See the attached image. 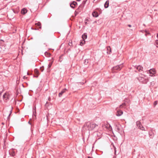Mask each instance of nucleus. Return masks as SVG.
I'll return each instance as SVG.
<instances>
[{"label":"nucleus","instance_id":"nucleus-1","mask_svg":"<svg viewBox=\"0 0 158 158\" xmlns=\"http://www.w3.org/2000/svg\"><path fill=\"white\" fill-rule=\"evenodd\" d=\"M84 127H86L89 131L97 130L98 128V125L93 122H86Z\"/></svg>","mask_w":158,"mask_h":158},{"label":"nucleus","instance_id":"nucleus-2","mask_svg":"<svg viewBox=\"0 0 158 158\" xmlns=\"http://www.w3.org/2000/svg\"><path fill=\"white\" fill-rule=\"evenodd\" d=\"M123 67V65L121 64L117 65L116 66L113 67L112 68V70L113 72H117L115 71L117 70V71H119Z\"/></svg>","mask_w":158,"mask_h":158},{"label":"nucleus","instance_id":"nucleus-3","mask_svg":"<svg viewBox=\"0 0 158 158\" xmlns=\"http://www.w3.org/2000/svg\"><path fill=\"white\" fill-rule=\"evenodd\" d=\"M139 80L140 82H142L143 84H146L149 81L148 79H145L144 78L140 77L139 78Z\"/></svg>","mask_w":158,"mask_h":158},{"label":"nucleus","instance_id":"nucleus-4","mask_svg":"<svg viewBox=\"0 0 158 158\" xmlns=\"http://www.w3.org/2000/svg\"><path fill=\"white\" fill-rule=\"evenodd\" d=\"M69 4L70 7L73 9H74L78 5L77 3L75 1L70 2Z\"/></svg>","mask_w":158,"mask_h":158},{"label":"nucleus","instance_id":"nucleus-5","mask_svg":"<svg viewBox=\"0 0 158 158\" xmlns=\"http://www.w3.org/2000/svg\"><path fill=\"white\" fill-rule=\"evenodd\" d=\"M148 72L150 74V76L152 77L155 76L156 73L155 70L153 69H150L148 71Z\"/></svg>","mask_w":158,"mask_h":158},{"label":"nucleus","instance_id":"nucleus-6","mask_svg":"<svg viewBox=\"0 0 158 158\" xmlns=\"http://www.w3.org/2000/svg\"><path fill=\"white\" fill-rule=\"evenodd\" d=\"M9 154L12 156H14L15 155V149H12L9 151Z\"/></svg>","mask_w":158,"mask_h":158},{"label":"nucleus","instance_id":"nucleus-7","mask_svg":"<svg viewBox=\"0 0 158 158\" xmlns=\"http://www.w3.org/2000/svg\"><path fill=\"white\" fill-rule=\"evenodd\" d=\"M34 72L36 76H34V77L37 78L39 75L40 74V73L39 72L38 70L37 69H34Z\"/></svg>","mask_w":158,"mask_h":158},{"label":"nucleus","instance_id":"nucleus-8","mask_svg":"<svg viewBox=\"0 0 158 158\" xmlns=\"http://www.w3.org/2000/svg\"><path fill=\"white\" fill-rule=\"evenodd\" d=\"M92 15L93 17L96 18L98 17L99 16L98 13L95 10H94L93 12Z\"/></svg>","mask_w":158,"mask_h":158},{"label":"nucleus","instance_id":"nucleus-9","mask_svg":"<svg viewBox=\"0 0 158 158\" xmlns=\"http://www.w3.org/2000/svg\"><path fill=\"white\" fill-rule=\"evenodd\" d=\"M67 90V89L66 88H64L62 90L60 93L59 94V97H61L63 94H64L66 91Z\"/></svg>","mask_w":158,"mask_h":158},{"label":"nucleus","instance_id":"nucleus-10","mask_svg":"<svg viewBox=\"0 0 158 158\" xmlns=\"http://www.w3.org/2000/svg\"><path fill=\"white\" fill-rule=\"evenodd\" d=\"M136 124L139 129H140L141 128V127L143 126L141 124L140 122L139 121H138L136 122Z\"/></svg>","mask_w":158,"mask_h":158},{"label":"nucleus","instance_id":"nucleus-11","mask_svg":"<svg viewBox=\"0 0 158 158\" xmlns=\"http://www.w3.org/2000/svg\"><path fill=\"white\" fill-rule=\"evenodd\" d=\"M120 125L118 124H115L114 126H115V128L116 129L117 131H120V128L119 127V126Z\"/></svg>","mask_w":158,"mask_h":158},{"label":"nucleus","instance_id":"nucleus-12","mask_svg":"<svg viewBox=\"0 0 158 158\" xmlns=\"http://www.w3.org/2000/svg\"><path fill=\"white\" fill-rule=\"evenodd\" d=\"M107 53L108 54H110L111 52V48L110 46H108L106 48Z\"/></svg>","mask_w":158,"mask_h":158},{"label":"nucleus","instance_id":"nucleus-13","mask_svg":"<svg viewBox=\"0 0 158 158\" xmlns=\"http://www.w3.org/2000/svg\"><path fill=\"white\" fill-rule=\"evenodd\" d=\"M109 1L107 0L105 2V3L104 4V6L105 8H107L109 6Z\"/></svg>","mask_w":158,"mask_h":158},{"label":"nucleus","instance_id":"nucleus-14","mask_svg":"<svg viewBox=\"0 0 158 158\" xmlns=\"http://www.w3.org/2000/svg\"><path fill=\"white\" fill-rule=\"evenodd\" d=\"M123 114V112L120 110H118L117 112L116 115L118 116H121Z\"/></svg>","mask_w":158,"mask_h":158},{"label":"nucleus","instance_id":"nucleus-15","mask_svg":"<svg viewBox=\"0 0 158 158\" xmlns=\"http://www.w3.org/2000/svg\"><path fill=\"white\" fill-rule=\"evenodd\" d=\"M27 10L25 8H23L21 11V13L23 15H25L26 13H27Z\"/></svg>","mask_w":158,"mask_h":158},{"label":"nucleus","instance_id":"nucleus-16","mask_svg":"<svg viewBox=\"0 0 158 158\" xmlns=\"http://www.w3.org/2000/svg\"><path fill=\"white\" fill-rule=\"evenodd\" d=\"M82 38L83 40H85V39H86L87 38V33H84V34H83L82 36Z\"/></svg>","mask_w":158,"mask_h":158},{"label":"nucleus","instance_id":"nucleus-17","mask_svg":"<svg viewBox=\"0 0 158 158\" xmlns=\"http://www.w3.org/2000/svg\"><path fill=\"white\" fill-rule=\"evenodd\" d=\"M83 8V7L82 6V5H80L76 10L78 12H80Z\"/></svg>","mask_w":158,"mask_h":158},{"label":"nucleus","instance_id":"nucleus-18","mask_svg":"<svg viewBox=\"0 0 158 158\" xmlns=\"http://www.w3.org/2000/svg\"><path fill=\"white\" fill-rule=\"evenodd\" d=\"M35 25L36 26L38 27L40 29L41 28V23L40 22H38L37 23H36Z\"/></svg>","mask_w":158,"mask_h":158},{"label":"nucleus","instance_id":"nucleus-19","mask_svg":"<svg viewBox=\"0 0 158 158\" xmlns=\"http://www.w3.org/2000/svg\"><path fill=\"white\" fill-rule=\"evenodd\" d=\"M3 98L6 100L9 99V98L8 97L7 95L6 94H4L3 96Z\"/></svg>","mask_w":158,"mask_h":158},{"label":"nucleus","instance_id":"nucleus-20","mask_svg":"<svg viewBox=\"0 0 158 158\" xmlns=\"http://www.w3.org/2000/svg\"><path fill=\"white\" fill-rule=\"evenodd\" d=\"M12 109H13V107L11 106V110H10V113L9 114L7 117V119L8 120H10V116L12 113Z\"/></svg>","mask_w":158,"mask_h":158},{"label":"nucleus","instance_id":"nucleus-21","mask_svg":"<svg viewBox=\"0 0 158 158\" xmlns=\"http://www.w3.org/2000/svg\"><path fill=\"white\" fill-rule=\"evenodd\" d=\"M45 56H46L47 57H49L51 55V54L50 53L47 52H45Z\"/></svg>","mask_w":158,"mask_h":158},{"label":"nucleus","instance_id":"nucleus-22","mask_svg":"<svg viewBox=\"0 0 158 158\" xmlns=\"http://www.w3.org/2000/svg\"><path fill=\"white\" fill-rule=\"evenodd\" d=\"M143 68L142 66L139 65L137 67L136 69H138L139 71H140V70H142V69Z\"/></svg>","mask_w":158,"mask_h":158},{"label":"nucleus","instance_id":"nucleus-23","mask_svg":"<svg viewBox=\"0 0 158 158\" xmlns=\"http://www.w3.org/2000/svg\"><path fill=\"white\" fill-rule=\"evenodd\" d=\"M87 1V0H84L82 2V3L80 5H82V6L83 7L85 4L86 1Z\"/></svg>","mask_w":158,"mask_h":158},{"label":"nucleus","instance_id":"nucleus-24","mask_svg":"<svg viewBox=\"0 0 158 158\" xmlns=\"http://www.w3.org/2000/svg\"><path fill=\"white\" fill-rule=\"evenodd\" d=\"M85 43V41L84 40H83L82 41H81L80 42V44L81 46H82Z\"/></svg>","mask_w":158,"mask_h":158},{"label":"nucleus","instance_id":"nucleus-25","mask_svg":"<svg viewBox=\"0 0 158 158\" xmlns=\"http://www.w3.org/2000/svg\"><path fill=\"white\" fill-rule=\"evenodd\" d=\"M33 114L35 115V114L36 113V107H33Z\"/></svg>","mask_w":158,"mask_h":158},{"label":"nucleus","instance_id":"nucleus-26","mask_svg":"<svg viewBox=\"0 0 158 158\" xmlns=\"http://www.w3.org/2000/svg\"><path fill=\"white\" fill-rule=\"evenodd\" d=\"M88 62H89V59H86L85 60V61L84 62V64H87L88 63Z\"/></svg>","mask_w":158,"mask_h":158},{"label":"nucleus","instance_id":"nucleus-27","mask_svg":"<svg viewBox=\"0 0 158 158\" xmlns=\"http://www.w3.org/2000/svg\"><path fill=\"white\" fill-rule=\"evenodd\" d=\"M40 69L41 72H43L44 69V66H42L40 67Z\"/></svg>","mask_w":158,"mask_h":158},{"label":"nucleus","instance_id":"nucleus-28","mask_svg":"<svg viewBox=\"0 0 158 158\" xmlns=\"http://www.w3.org/2000/svg\"><path fill=\"white\" fill-rule=\"evenodd\" d=\"M95 10H98L100 13H101V10L100 8H97L95 9Z\"/></svg>","mask_w":158,"mask_h":158},{"label":"nucleus","instance_id":"nucleus-29","mask_svg":"<svg viewBox=\"0 0 158 158\" xmlns=\"http://www.w3.org/2000/svg\"><path fill=\"white\" fill-rule=\"evenodd\" d=\"M157 101H156L154 102L153 103V106L154 107H155L156 106L157 104Z\"/></svg>","mask_w":158,"mask_h":158},{"label":"nucleus","instance_id":"nucleus-30","mask_svg":"<svg viewBox=\"0 0 158 158\" xmlns=\"http://www.w3.org/2000/svg\"><path fill=\"white\" fill-rule=\"evenodd\" d=\"M140 129L142 130V131H146V130L145 129L144 127L143 126H142L141 127V128Z\"/></svg>","mask_w":158,"mask_h":158},{"label":"nucleus","instance_id":"nucleus-31","mask_svg":"<svg viewBox=\"0 0 158 158\" xmlns=\"http://www.w3.org/2000/svg\"><path fill=\"white\" fill-rule=\"evenodd\" d=\"M52 65V63H50L48 65V69L50 68L51 67Z\"/></svg>","mask_w":158,"mask_h":158},{"label":"nucleus","instance_id":"nucleus-32","mask_svg":"<svg viewBox=\"0 0 158 158\" xmlns=\"http://www.w3.org/2000/svg\"><path fill=\"white\" fill-rule=\"evenodd\" d=\"M69 45L70 46H72V42H69Z\"/></svg>","mask_w":158,"mask_h":158},{"label":"nucleus","instance_id":"nucleus-33","mask_svg":"<svg viewBox=\"0 0 158 158\" xmlns=\"http://www.w3.org/2000/svg\"><path fill=\"white\" fill-rule=\"evenodd\" d=\"M145 32L146 33V34H145V35H147V34H150V33L148 32H147V31H145Z\"/></svg>","mask_w":158,"mask_h":158},{"label":"nucleus","instance_id":"nucleus-34","mask_svg":"<svg viewBox=\"0 0 158 158\" xmlns=\"http://www.w3.org/2000/svg\"><path fill=\"white\" fill-rule=\"evenodd\" d=\"M75 15L76 16L77 14H78L79 13V12L77 11H77L76 10L75 12Z\"/></svg>","mask_w":158,"mask_h":158},{"label":"nucleus","instance_id":"nucleus-35","mask_svg":"<svg viewBox=\"0 0 158 158\" xmlns=\"http://www.w3.org/2000/svg\"><path fill=\"white\" fill-rule=\"evenodd\" d=\"M156 44L157 45H158V40H156L155 41Z\"/></svg>","mask_w":158,"mask_h":158},{"label":"nucleus","instance_id":"nucleus-36","mask_svg":"<svg viewBox=\"0 0 158 158\" xmlns=\"http://www.w3.org/2000/svg\"><path fill=\"white\" fill-rule=\"evenodd\" d=\"M113 147H114V150L115 152H116V148L114 146V145H113Z\"/></svg>","mask_w":158,"mask_h":158},{"label":"nucleus","instance_id":"nucleus-37","mask_svg":"<svg viewBox=\"0 0 158 158\" xmlns=\"http://www.w3.org/2000/svg\"><path fill=\"white\" fill-rule=\"evenodd\" d=\"M50 71V68L48 69H48H47V71L48 72H49Z\"/></svg>","mask_w":158,"mask_h":158},{"label":"nucleus","instance_id":"nucleus-38","mask_svg":"<svg viewBox=\"0 0 158 158\" xmlns=\"http://www.w3.org/2000/svg\"><path fill=\"white\" fill-rule=\"evenodd\" d=\"M27 78V77H25V76H23V79H26V78Z\"/></svg>","mask_w":158,"mask_h":158},{"label":"nucleus","instance_id":"nucleus-39","mask_svg":"<svg viewBox=\"0 0 158 158\" xmlns=\"http://www.w3.org/2000/svg\"><path fill=\"white\" fill-rule=\"evenodd\" d=\"M119 107L120 108H122L123 107L122 105L121 104V105H120L119 106Z\"/></svg>","mask_w":158,"mask_h":158},{"label":"nucleus","instance_id":"nucleus-40","mask_svg":"<svg viewBox=\"0 0 158 158\" xmlns=\"http://www.w3.org/2000/svg\"><path fill=\"white\" fill-rule=\"evenodd\" d=\"M129 27H131V25L130 24H128L127 25Z\"/></svg>","mask_w":158,"mask_h":158},{"label":"nucleus","instance_id":"nucleus-41","mask_svg":"<svg viewBox=\"0 0 158 158\" xmlns=\"http://www.w3.org/2000/svg\"><path fill=\"white\" fill-rule=\"evenodd\" d=\"M122 106H123V105H126V103H122Z\"/></svg>","mask_w":158,"mask_h":158},{"label":"nucleus","instance_id":"nucleus-42","mask_svg":"<svg viewBox=\"0 0 158 158\" xmlns=\"http://www.w3.org/2000/svg\"><path fill=\"white\" fill-rule=\"evenodd\" d=\"M31 29H33L34 30H36L37 29L36 28H33L32 27L31 28Z\"/></svg>","mask_w":158,"mask_h":158},{"label":"nucleus","instance_id":"nucleus-43","mask_svg":"<svg viewBox=\"0 0 158 158\" xmlns=\"http://www.w3.org/2000/svg\"><path fill=\"white\" fill-rule=\"evenodd\" d=\"M48 100L49 101H50L51 100V98L50 97H49L48 98Z\"/></svg>","mask_w":158,"mask_h":158},{"label":"nucleus","instance_id":"nucleus-44","mask_svg":"<svg viewBox=\"0 0 158 158\" xmlns=\"http://www.w3.org/2000/svg\"><path fill=\"white\" fill-rule=\"evenodd\" d=\"M76 1H77L78 2H79L81 0H76Z\"/></svg>","mask_w":158,"mask_h":158},{"label":"nucleus","instance_id":"nucleus-45","mask_svg":"<svg viewBox=\"0 0 158 158\" xmlns=\"http://www.w3.org/2000/svg\"><path fill=\"white\" fill-rule=\"evenodd\" d=\"M28 123L30 124H31V123L30 122V121H29L28 122Z\"/></svg>","mask_w":158,"mask_h":158},{"label":"nucleus","instance_id":"nucleus-46","mask_svg":"<svg viewBox=\"0 0 158 158\" xmlns=\"http://www.w3.org/2000/svg\"><path fill=\"white\" fill-rule=\"evenodd\" d=\"M27 74L28 75H29L30 74L29 73H28V72H27Z\"/></svg>","mask_w":158,"mask_h":158},{"label":"nucleus","instance_id":"nucleus-47","mask_svg":"<svg viewBox=\"0 0 158 158\" xmlns=\"http://www.w3.org/2000/svg\"><path fill=\"white\" fill-rule=\"evenodd\" d=\"M48 102H47L45 105L46 106L48 104Z\"/></svg>","mask_w":158,"mask_h":158},{"label":"nucleus","instance_id":"nucleus-48","mask_svg":"<svg viewBox=\"0 0 158 158\" xmlns=\"http://www.w3.org/2000/svg\"><path fill=\"white\" fill-rule=\"evenodd\" d=\"M157 38H158V33L157 34Z\"/></svg>","mask_w":158,"mask_h":158},{"label":"nucleus","instance_id":"nucleus-49","mask_svg":"<svg viewBox=\"0 0 158 158\" xmlns=\"http://www.w3.org/2000/svg\"><path fill=\"white\" fill-rule=\"evenodd\" d=\"M88 158H92L90 156H88Z\"/></svg>","mask_w":158,"mask_h":158},{"label":"nucleus","instance_id":"nucleus-50","mask_svg":"<svg viewBox=\"0 0 158 158\" xmlns=\"http://www.w3.org/2000/svg\"><path fill=\"white\" fill-rule=\"evenodd\" d=\"M87 22H85V24H87Z\"/></svg>","mask_w":158,"mask_h":158},{"label":"nucleus","instance_id":"nucleus-51","mask_svg":"<svg viewBox=\"0 0 158 158\" xmlns=\"http://www.w3.org/2000/svg\"><path fill=\"white\" fill-rule=\"evenodd\" d=\"M94 1H95V0H94Z\"/></svg>","mask_w":158,"mask_h":158}]
</instances>
